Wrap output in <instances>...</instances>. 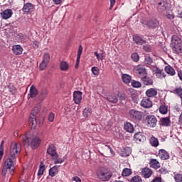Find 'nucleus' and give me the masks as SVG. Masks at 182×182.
I'll return each mask as SVG.
<instances>
[{"label": "nucleus", "instance_id": "40", "mask_svg": "<svg viewBox=\"0 0 182 182\" xmlns=\"http://www.w3.org/2000/svg\"><path fill=\"white\" fill-rule=\"evenodd\" d=\"M150 164L152 167H154V168H159V167H160V164L156 159H152L150 161Z\"/></svg>", "mask_w": 182, "mask_h": 182}, {"label": "nucleus", "instance_id": "10", "mask_svg": "<svg viewBox=\"0 0 182 182\" xmlns=\"http://www.w3.org/2000/svg\"><path fill=\"white\" fill-rule=\"evenodd\" d=\"M141 106L145 109H150L153 106V102L150 98L145 97L141 101Z\"/></svg>", "mask_w": 182, "mask_h": 182}, {"label": "nucleus", "instance_id": "41", "mask_svg": "<svg viewBox=\"0 0 182 182\" xmlns=\"http://www.w3.org/2000/svg\"><path fill=\"white\" fill-rule=\"evenodd\" d=\"M8 173H9V174H11V169L6 168L5 166H3V168L1 170V176L3 177H5V176H6V174H8Z\"/></svg>", "mask_w": 182, "mask_h": 182}, {"label": "nucleus", "instance_id": "16", "mask_svg": "<svg viewBox=\"0 0 182 182\" xmlns=\"http://www.w3.org/2000/svg\"><path fill=\"white\" fill-rule=\"evenodd\" d=\"M147 97H155L157 96V89L156 88H149L145 92Z\"/></svg>", "mask_w": 182, "mask_h": 182}, {"label": "nucleus", "instance_id": "53", "mask_svg": "<svg viewBox=\"0 0 182 182\" xmlns=\"http://www.w3.org/2000/svg\"><path fill=\"white\" fill-rule=\"evenodd\" d=\"M82 52H83V47H82V46H79L77 56H81Z\"/></svg>", "mask_w": 182, "mask_h": 182}, {"label": "nucleus", "instance_id": "43", "mask_svg": "<svg viewBox=\"0 0 182 182\" xmlns=\"http://www.w3.org/2000/svg\"><path fill=\"white\" fill-rule=\"evenodd\" d=\"M174 180L176 182H182V173H175Z\"/></svg>", "mask_w": 182, "mask_h": 182}, {"label": "nucleus", "instance_id": "7", "mask_svg": "<svg viewBox=\"0 0 182 182\" xmlns=\"http://www.w3.org/2000/svg\"><path fill=\"white\" fill-rule=\"evenodd\" d=\"M129 115L131 119H135V120H141L143 117V112L137 111L136 109H130Z\"/></svg>", "mask_w": 182, "mask_h": 182}, {"label": "nucleus", "instance_id": "37", "mask_svg": "<svg viewBox=\"0 0 182 182\" xmlns=\"http://www.w3.org/2000/svg\"><path fill=\"white\" fill-rule=\"evenodd\" d=\"M150 144L153 146V147H157L159 146V139H157V138L152 136L150 139Z\"/></svg>", "mask_w": 182, "mask_h": 182}, {"label": "nucleus", "instance_id": "28", "mask_svg": "<svg viewBox=\"0 0 182 182\" xmlns=\"http://www.w3.org/2000/svg\"><path fill=\"white\" fill-rule=\"evenodd\" d=\"M60 69L63 72H67L69 70V64L66 61H61L60 63Z\"/></svg>", "mask_w": 182, "mask_h": 182}, {"label": "nucleus", "instance_id": "24", "mask_svg": "<svg viewBox=\"0 0 182 182\" xmlns=\"http://www.w3.org/2000/svg\"><path fill=\"white\" fill-rule=\"evenodd\" d=\"M141 79L144 85H146V86H151V85H153V80H151V78L147 77L146 75L141 77Z\"/></svg>", "mask_w": 182, "mask_h": 182}, {"label": "nucleus", "instance_id": "57", "mask_svg": "<svg viewBox=\"0 0 182 182\" xmlns=\"http://www.w3.org/2000/svg\"><path fill=\"white\" fill-rule=\"evenodd\" d=\"M152 182H161V177H156L155 178Z\"/></svg>", "mask_w": 182, "mask_h": 182}, {"label": "nucleus", "instance_id": "3", "mask_svg": "<svg viewBox=\"0 0 182 182\" xmlns=\"http://www.w3.org/2000/svg\"><path fill=\"white\" fill-rule=\"evenodd\" d=\"M171 48L174 53H182V40L178 36L174 35L171 41Z\"/></svg>", "mask_w": 182, "mask_h": 182}, {"label": "nucleus", "instance_id": "23", "mask_svg": "<svg viewBox=\"0 0 182 182\" xmlns=\"http://www.w3.org/2000/svg\"><path fill=\"white\" fill-rule=\"evenodd\" d=\"M65 159H66L65 156L61 158L58 155V154L53 156V160H54V164H62L63 161H65Z\"/></svg>", "mask_w": 182, "mask_h": 182}, {"label": "nucleus", "instance_id": "12", "mask_svg": "<svg viewBox=\"0 0 182 182\" xmlns=\"http://www.w3.org/2000/svg\"><path fill=\"white\" fill-rule=\"evenodd\" d=\"M33 8L34 6L32 4L27 3L24 4L22 10L25 15H28V14H31V12H33Z\"/></svg>", "mask_w": 182, "mask_h": 182}, {"label": "nucleus", "instance_id": "5", "mask_svg": "<svg viewBox=\"0 0 182 182\" xmlns=\"http://www.w3.org/2000/svg\"><path fill=\"white\" fill-rule=\"evenodd\" d=\"M148 127H156L157 124V118L154 115H147L146 119Z\"/></svg>", "mask_w": 182, "mask_h": 182}, {"label": "nucleus", "instance_id": "32", "mask_svg": "<svg viewBox=\"0 0 182 182\" xmlns=\"http://www.w3.org/2000/svg\"><path fill=\"white\" fill-rule=\"evenodd\" d=\"M123 157H127L132 154V149L130 147H125L122 151Z\"/></svg>", "mask_w": 182, "mask_h": 182}, {"label": "nucleus", "instance_id": "4", "mask_svg": "<svg viewBox=\"0 0 182 182\" xmlns=\"http://www.w3.org/2000/svg\"><path fill=\"white\" fill-rule=\"evenodd\" d=\"M21 144L13 143L11 144V149H10V157L11 159H13V160H15L16 157L18 156V154L21 153Z\"/></svg>", "mask_w": 182, "mask_h": 182}, {"label": "nucleus", "instance_id": "36", "mask_svg": "<svg viewBox=\"0 0 182 182\" xmlns=\"http://www.w3.org/2000/svg\"><path fill=\"white\" fill-rule=\"evenodd\" d=\"M38 95V90L33 85H32L30 88V97H35Z\"/></svg>", "mask_w": 182, "mask_h": 182}, {"label": "nucleus", "instance_id": "50", "mask_svg": "<svg viewBox=\"0 0 182 182\" xmlns=\"http://www.w3.org/2000/svg\"><path fill=\"white\" fill-rule=\"evenodd\" d=\"M31 45L33 48H34V49H38V48H39V41H32Z\"/></svg>", "mask_w": 182, "mask_h": 182}, {"label": "nucleus", "instance_id": "29", "mask_svg": "<svg viewBox=\"0 0 182 182\" xmlns=\"http://www.w3.org/2000/svg\"><path fill=\"white\" fill-rule=\"evenodd\" d=\"M43 173H45V164L43 162H41L40 167L37 173L38 178H41V177L43 176Z\"/></svg>", "mask_w": 182, "mask_h": 182}, {"label": "nucleus", "instance_id": "25", "mask_svg": "<svg viewBox=\"0 0 182 182\" xmlns=\"http://www.w3.org/2000/svg\"><path fill=\"white\" fill-rule=\"evenodd\" d=\"M47 153L50 154V156H52V157L56 156L58 154H56V148L55 147V145H50V146L47 149Z\"/></svg>", "mask_w": 182, "mask_h": 182}, {"label": "nucleus", "instance_id": "14", "mask_svg": "<svg viewBox=\"0 0 182 182\" xmlns=\"http://www.w3.org/2000/svg\"><path fill=\"white\" fill-rule=\"evenodd\" d=\"M73 100L75 105H80L82 102V92L75 91L73 92Z\"/></svg>", "mask_w": 182, "mask_h": 182}, {"label": "nucleus", "instance_id": "54", "mask_svg": "<svg viewBox=\"0 0 182 182\" xmlns=\"http://www.w3.org/2000/svg\"><path fill=\"white\" fill-rule=\"evenodd\" d=\"M72 182H82V180H80V178L77 176H74L72 178Z\"/></svg>", "mask_w": 182, "mask_h": 182}, {"label": "nucleus", "instance_id": "63", "mask_svg": "<svg viewBox=\"0 0 182 182\" xmlns=\"http://www.w3.org/2000/svg\"><path fill=\"white\" fill-rule=\"evenodd\" d=\"M4 156V151L0 150V160H2Z\"/></svg>", "mask_w": 182, "mask_h": 182}, {"label": "nucleus", "instance_id": "6", "mask_svg": "<svg viewBox=\"0 0 182 182\" xmlns=\"http://www.w3.org/2000/svg\"><path fill=\"white\" fill-rule=\"evenodd\" d=\"M14 161H15V159L12 158H8L4 165V167L11 170V176L14 175V171L15 170V165H14Z\"/></svg>", "mask_w": 182, "mask_h": 182}, {"label": "nucleus", "instance_id": "30", "mask_svg": "<svg viewBox=\"0 0 182 182\" xmlns=\"http://www.w3.org/2000/svg\"><path fill=\"white\" fill-rule=\"evenodd\" d=\"M165 72H166V73L171 76H174V75H176V70H174V68L170 65L165 67Z\"/></svg>", "mask_w": 182, "mask_h": 182}, {"label": "nucleus", "instance_id": "49", "mask_svg": "<svg viewBox=\"0 0 182 182\" xmlns=\"http://www.w3.org/2000/svg\"><path fill=\"white\" fill-rule=\"evenodd\" d=\"M132 85L133 87H141V83L139 81H133Z\"/></svg>", "mask_w": 182, "mask_h": 182}, {"label": "nucleus", "instance_id": "17", "mask_svg": "<svg viewBox=\"0 0 182 182\" xmlns=\"http://www.w3.org/2000/svg\"><path fill=\"white\" fill-rule=\"evenodd\" d=\"M12 52L14 55H22L23 48L20 45H15L12 47Z\"/></svg>", "mask_w": 182, "mask_h": 182}, {"label": "nucleus", "instance_id": "2", "mask_svg": "<svg viewBox=\"0 0 182 182\" xmlns=\"http://www.w3.org/2000/svg\"><path fill=\"white\" fill-rule=\"evenodd\" d=\"M23 141L25 146H31V149H36L41 144V139L38 136L31 138L28 134L22 136Z\"/></svg>", "mask_w": 182, "mask_h": 182}, {"label": "nucleus", "instance_id": "46", "mask_svg": "<svg viewBox=\"0 0 182 182\" xmlns=\"http://www.w3.org/2000/svg\"><path fill=\"white\" fill-rule=\"evenodd\" d=\"M9 90L11 95H15L16 93V88L12 84L9 85Z\"/></svg>", "mask_w": 182, "mask_h": 182}, {"label": "nucleus", "instance_id": "48", "mask_svg": "<svg viewBox=\"0 0 182 182\" xmlns=\"http://www.w3.org/2000/svg\"><path fill=\"white\" fill-rule=\"evenodd\" d=\"M141 178L139 176H135L131 179V182H141Z\"/></svg>", "mask_w": 182, "mask_h": 182}, {"label": "nucleus", "instance_id": "18", "mask_svg": "<svg viewBox=\"0 0 182 182\" xmlns=\"http://www.w3.org/2000/svg\"><path fill=\"white\" fill-rule=\"evenodd\" d=\"M133 41L136 45H144V43H146V40L138 35H134L133 36Z\"/></svg>", "mask_w": 182, "mask_h": 182}, {"label": "nucleus", "instance_id": "15", "mask_svg": "<svg viewBox=\"0 0 182 182\" xmlns=\"http://www.w3.org/2000/svg\"><path fill=\"white\" fill-rule=\"evenodd\" d=\"M158 156L161 160H168V159H170V155H168V153L164 149L159 150Z\"/></svg>", "mask_w": 182, "mask_h": 182}, {"label": "nucleus", "instance_id": "26", "mask_svg": "<svg viewBox=\"0 0 182 182\" xmlns=\"http://www.w3.org/2000/svg\"><path fill=\"white\" fill-rule=\"evenodd\" d=\"M58 173H59V166H54L49 170V176H50V177H55Z\"/></svg>", "mask_w": 182, "mask_h": 182}, {"label": "nucleus", "instance_id": "51", "mask_svg": "<svg viewBox=\"0 0 182 182\" xmlns=\"http://www.w3.org/2000/svg\"><path fill=\"white\" fill-rule=\"evenodd\" d=\"M48 121L51 122H53V120H55V113L50 112L48 115Z\"/></svg>", "mask_w": 182, "mask_h": 182}, {"label": "nucleus", "instance_id": "22", "mask_svg": "<svg viewBox=\"0 0 182 182\" xmlns=\"http://www.w3.org/2000/svg\"><path fill=\"white\" fill-rule=\"evenodd\" d=\"M141 173L145 178H149L151 176V174H153V171L150 168H144L142 169Z\"/></svg>", "mask_w": 182, "mask_h": 182}, {"label": "nucleus", "instance_id": "13", "mask_svg": "<svg viewBox=\"0 0 182 182\" xmlns=\"http://www.w3.org/2000/svg\"><path fill=\"white\" fill-rule=\"evenodd\" d=\"M1 17L2 19H9V18L12 17V15H14V13L12 12L11 9H7L4 11H3L1 14Z\"/></svg>", "mask_w": 182, "mask_h": 182}, {"label": "nucleus", "instance_id": "27", "mask_svg": "<svg viewBox=\"0 0 182 182\" xmlns=\"http://www.w3.org/2000/svg\"><path fill=\"white\" fill-rule=\"evenodd\" d=\"M124 130L127 132L128 133H133L134 132V127H133V124H132L130 122H127L124 125Z\"/></svg>", "mask_w": 182, "mask_h": 182}, {"label": "nucleus", "instance_id": "20", "mask_svg": "<svg viewBox=\"0 0 182 182\" xmlns=\"http://www.w3.org/2000/svg\"><path fill=\"white\" fill-rule=\"evenodd\" d=\"M92 108L85 107L82 111V116L85 119H89L92 116Z\"/></svg>", "mask_w": 182, "mask_h": 182}, {"label": "nucleus", "instance_id": "31", "mask_svg": "<svg viewBox=\"0 0 182 182\" xmlns=\"http://www.w3.org/2000/svg\"><path fill=\"white\" fill-rule=\"evenodd\" d=\"M161 123L162 126H165L166 127H168V126H170L171 122L170 121L169 117H165V118L161 119Z\"/></svg>", "mask_w": 182, "mask_h": 182}, {"label": "nucleus", "instance_id": "11", "mask_svg": "<svg viewBox=\"0 0 182 182\" xmlns=\"http://www.w3.org/2000/svg\"><path fill=\"white\" fill-rule=\"evenodd\" d=\"M134 141H136V143H143L146 141V136H144L141 132L136 133L134 136Z\"/></svg>", "mask_w": 182, "mask_h": 182}, {"label": "nucleus", "instance_id": "19", "mask_svg": "<svg viewBox=\"0 0 182 182\" xmlns=\"http://www.w3.org/2000/svg\"><path fill=\"white\" fill-rule=\"evenodd\" d=\"M144 63L145 65H147L150 69L156 65L155 63L153 62V59H151L149 55L145 56Z\"/></svg>", "mask_w": 182, "mask_h": 182}, {"label": "nucleus", "instance_id": "52", "mask_svg": "<svg viewBox=\"0 0 182 182\" xmlns=\"http://www.w3.org/2000/svg\"><path fill=\"white\" fill-rule=\"evenodd\" d=\"M175 92L181 98H182V89L181 88L176 89Z\"/></svg>", "mask_w": 182, "mask_h": 182}, {"label": "nucleus", "instance_id": "61", "mask_svg": "<svg viewBox=\"0 0 182 182\" xmlns=\"http://www.w3.org/2000/svg\"><path fill=\"white\" fill-rule=\"evenodd\" d=\"M166 17L168 18V19H173L174 18V16L171 14L166 15Z\"/></svg>", "mask_w": 182, "mask_h": 182}, {"label": "nucleus", "instance_id": "8", "mask_svg": "<svg viewBox=\"0 0 182 182\" xmlns=\"http://www.w3.org/2000/svg\"><path fill=\"white\" fill-rule=\"evenodd\" d=\"M50 60V55L49 53H45L43 57V60L40 64V70H45L48 66V63H49V60Z\"/></svg>", "mask_w": 182, "mask_h": 182}, {"label": "nucleus", "instance_id": "47", "mask_svg": "<svg viewBox=\"0 0 182 182\" xmlns=\"http://www.w3.org/2000/svg\"><path fill=\"white\" fill-rule=\"evenodd\" d=\"M107 100L111 103H117V97L116 96H109L107 97Z\"/></svg>", "mask_w": 182, "mask_h": 182}, {"label": "nucleus", "instance_id": "39", "mask_svg": "<svg viewBox=\"0 0 182 182\" xmlns=\"http://www.w3.org/2000/svg\"><path fill=\"white\" fill-rule=\"evenodd\" d=\"M132 174V169L125 168L122 171V176L124 177H128V176H130Z\"/></svg>", "mask_w": 182, "mask_h": 182}, {"label": "nucleus", "instance_id": "60", "mask_svg": "<svg viewBox=\"0 0 182 182\" xmlns=\"http://www.w3.org/2000/svg\"><path fill=\"white\" fill-rule=\"evenodd\" d=\"M178 76L181 80H182V71L178 72Z\"/></svg>", "mask_w": 182, "mask_h": 182}, {"label": "nucleus", "instance_id": "42", "mask_svg": "<svg viewBox=\"0 0 182 182\" xmlns=\"http://www.w3.org/2000/svg\"><path fill=\"white\" fill-rule=\"evenodd\" d=\"M131 58L134 62H139L140 59L139 54L137 53H134L131 55Z\"/></svg>", "mask_w": 182, "mask_h": 182}, {"label": "nucleus", "instance_id": "35", "mask_svg": "<svg viewBox=\"0 0 182 182\" xmlns=\"http://www.w3.org/2000/svg\"><path fill=\"white\" fill-rule=\"evenodd\" d=\"M37 124H38V122H36V118H35V117L29 118L28 124H29L30 127H31V129H35L36 127Z\"/></svg>", "mask_w": 182, "mask_h": 182}, {"label": "nucleus", "instance_id": "45", "mask_svg": "<svg viewBox=\"0 0 182 182\" xmlns=\"http://www.w3.org/2000/svg\"><path fill=\"white\" fill-rule=\"evenodd\" d=\"M91 71L92 72V74L95 76H99V73L100 72V70L97 67H92L91 69Z\"/></svg>", "mask_w": 182, "mask_h": 182}, {"label": "nucleus", "instance_id": "58", "mask_svg": "<svg viewBox=\"0 0 182 182\" xmlns=\"http://www.w3.org/2000/svg\"><path fill=\"white\" fill-rule=\"evenodd\" d=\"M4 144H5L4 141H1V144H0V150L4 151Z\"/></svg>", "mask_w": 182, "mask_h": 182}, {"label": "nucleus", "instance_id": "1", "mask_svg": "<svg viewBox=\"0 0 182 182\" xmlns=\"http://www.w3.org/2000/svg\"><path fill=\"white\" fill-rule=\"evenodd\" d=\"M97 177H98L99 180H101V181H109L112 178V172L109 168L105 166L100 167L97 170Z\"/></svg>", "mask_w": 182, "mask_h": 182}, {"label": "nucleus", "instance_id": "21", "mask_svg": "<svg viewBox=\"0 0 182 182\" xmlns=\"http://www.w3.org/2000/svg\"><path fill=\"white\" fill-rule=\"evenodd\" d=\"M136 71L138 75H141L142 76H146L147 73L146 72V68L143 65H138L136 68Z\"/></svg>", "mask_w": 182, "mask_h": 182}, {"label": "nucleus", "instance_id": "9", "mask_svg": "<svg viewBox=\"0 0 182 182\" xmlns=\"http://www.w3.org/2000/svg\"><path fill=\"white\" fill-rule=\"evenodd\" d=\"M153 73L156 75V77L158 79H163L164 77V73L163 72V70H161L160 68H157V65L154 66V68H151Z\"/></svg>", "mask_w": 182, "mask_h": 182}, {"label": "nucleus", "instance_id": "56", "mask_svg": "<svg viewBox=\"0 0 182 182\" xmlns=\"http://www.w3.org/2000/svg\"><path fill=\"white\" fill-rule=\"evenodd\" d=\"M53 1L55 5H60L62 4V0H53Z\"/></svg>", "mask_w": 182, "mask_h": 182}, {"label": "nucleus", "instance_id": "55", "mask_svg": "<svg viewBox=\"0 0 182 182\" xmlns=\"http://www.w3.org/2000/svg\"><path fill=\"white\" fill-rule=\"evenodd\" d=\"M46 95H48V92L45 91V92H42L41 95V100H43L46 97Z\"/></svg>", "mask_w": 182, "mask_h": 182}, {"label": "nucleus", "instance_id": "59", "mask_svg": "<svg viewBox=\"0 0 182 182\" xmlns=\"http://www.w3.org/2000/svg\"><path fill=\"white\" fill-rule=\"evenodd\" d=\"M114 4H116V0H110L111 8H113V6H114Z\"/></svg>", "mask_w": 182, "mask_h": 182}, {"label": "nucleus", "instance_id": "64", "mask_svg": "<svg viewBox=\"0 0 182 182\" xmlns=\"http://www.w3.org/2000/svg\"><path fill=\"white\" fill-rule=\"evenodd\" d=\"M80 62V56L77 55V65H79Z\"/></svg>", "mask_w": 182, "mask_h": 182}, {"label": "nucleus", "instance_id": "62", "mask_svg": "<svg viewBox=\"0 0 182 182\" xmlns=\"http://www.w3.org/2000/svg\"><path fill=\"white\" fill-rule=\"evenodd\" d=\"M106 147H107L109 149L110 153L113 154V149H112V147L109 145L106 146Z\"/></svg>", "mask_w": 182, "mask_h": 182}, {"label": "nucleus", "instance_id": "38", "mask_svg": "<svg viewBox=\"0 0 182 182\" xmlns=\"http://www.w3.org/2000/svg\"><path fill=\"white\" fill-rule=\"evenodd\" d=\"M149 28H156L159 25V21H149L146 24Z\"/></svg>", "mask_w": 182, "mask_h": 182}, {"label": "nucleus", "instance_id": "44", "mask_svg": "<svg viewBox=\"0 0 182 182\" xmlns=\"http://www.w3.org/2000/svg\"><path fill=\"white\" fill-rule=\"evenodd\" d=\"M168 109L167 107L164 105H161L159 107V112L161 113V114H167Z\"/></svg>", "mask_w": 182, "mask_h": 182}, {"label": "nucleus", "instance_id": "34", "mask_svg": "<svg viewBox=\"0 0 182 182\" xmlns=\"http://www.w3.org/2000/svg\"><path fill=\"white\" fill-rule=\"evenodd\" d=\"M122 80L124 83H130L132 81V77L127 74H122Z\"/></svg>", "mask_w": 182, "mask_h": 182}, {"label": "nucleus", "instance_id": "33", "mask_svg": "<svg viewBox=\"0 0 182 182\" xmlns=\"http://www.w3.org/2000/svg\"><path fill=\"white\" fill-rule=\"evenodd\" d=\"M95 56H96L97 60L98 61L103 60L105 58H106V55H105V53H98L97 51L94 52Z\"/></svg>", "mask_w": 182, "mask_h": 182}]
</instances>
